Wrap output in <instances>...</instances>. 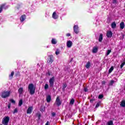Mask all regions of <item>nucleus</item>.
Listing matches in <instances>:
<instances>
[{
  "label": "nucleus",
  "mask_w": 125,
  "mask_h": 125,
  "mask_svg": "<svg viewBox=\"0 0 125 125\" xmlns=\"http://www.w3.org/2000/svg\"><path fill=\"white\" fill-rule=\"evenodd\" d=\"M28 89L29 90V93L31 95L35 94V91H36V88L34 86L33 83H30L28 85Z\"/></svg>",
  "instance_id": "nucleus-1"
},
{
  "label": "nucleus",
  "mask_w": 125,
  "mask_h": 125,
  "mask_svg": "<svg viewBox=\"0 0 125 125\" xmlns=\"http://www.w3.org/2000/svg\"><path fill=\"white\" fill-rule=\"evenodd\" d=\"M9 117L8 116H5L2 120V124L3 125H8V123L9 122Z\"/></svg>",
  "instance_id": "nucleus-2"
},
{
  "label": "nucleus",
  "mask_w": 125,
  "mask_h": 125,
  "mask_svg": "<svg viewBox=\"0 0 125 125\" xmlns=\"http://www.w3.org/2000/svg\"><path fill=\"white\" fill-rule=\"evenodd\" d=\"M54 82H55V77L54 76L50 78L49 80L50 87H53V86L54 85Z\"/></svg>",
  "instance_id": "nucleus-3"
},
{
  "label": "nucleus",
  "mask_w": 125,
  "mask_h": 125,
  "mask_svg": "<svg viewBox=\"0 0 125 125\" xmlns=\"http://www.w3.org/2000/svg\"><path fill=\"white\" fill-rule=\"evenodd\" d=\"M10 95V91H4L2 93L1 97L2 98H6Z\"/></svg>",
  "instance_id": "nucleus-4"
},
{
  "label": "nucleus",
  "mask_w": 125,
  "mask_h": 125,
  "mask_svg": "<svg viewBox=\"0 0 125 125\" xmlns=\"http://www.w3.org/2000/svg\"><path fill=\"white\" fill-rule=\"evenodd\" d=\"M73 45V42L71 41H68L66 42V46L68 48H71Z\"/></svg>",
  "instance_id": "nucleus-5"
},
{
  "label": "nucleus",
  "mask_w": 125,
  "mask_h": 125,
  "mask_svg": "<svg viewBox=\"0 0 125 125\" xmlns=\"http://www.w3.org/2000/svg\"><path fill=\"white\" fill-rule=\"evenodd\" d=\"M53 58V55H50L48 56V59L47 61V63H50V64H51L52 62H53V60L52 59Z\"/></svg>",
  "instance_id": "nucleus-6"
},
{
  "label": "nucleus",
  "mask_w": 125,
  "mask_h": 125,
  "mask_svg": "<svg viewBox=\"0 0 125 125\" xmlns=\"http://www.w3.org/2000/svg\"><path fill=\"white\" fill-rule=\"evenodd\" d=\"M73 29L75 34H79V26L78 25H75L73 27Z\"/></svg>",
  "instance_id": "nucleus-7"
},
{
  "label": "nucleus",
  "mask_w": 125,
  "mask_h": 125,
  "mask_svg": "<svg viewBox=\"0 0 125 125\" xmlns=\"http://www.w3.org/2000/svg\"><path fill=\"white\" fill-rule=\"evenodd\" d=\"M56 105H57V106H60V105H61V104H62L61 101H60V99H59V97H58L56 98Z\"/></svg>",
  "instance_id": "nucleus-8"
},
{
  "label": "nucleus",
  "mask_w": 125,
  "mask_h": 125,
  "mask_svg": "<svg viewBox=\"0 0 125 125\" xmlns=\"http://www.w3.org/2000/svg\"><path fill=\"white\" fill-rule=\"evenodd\" d=\"M8 8L7 6H5V4H3L0 6V13H1V11H2V8H4V9H6Z\"/></svg>",
  "instance_id": "nucleus-9"
},
{
  "label": "nucleus",
  "mask_w": 125,
  "mask_h": 125,
  "mask_svg": "<svg viewBox=\"0 0 125 125\" xmlns=\"http://www.w3.org/2000/svg\"><path fill=\"white\" fill-rule=\"evenodd\" d=\"M8 8L7 6H5V4H3L0 6V13H1V11H2V8H4V9H6Z\"/></svg>",
  "instance_id": "nucleus-10"
},
{
  "label": "nucleus",
  "mask_w": 125,
  "mask_h": 125,
  "mask_svg": "<svg viewBox=\"0 0 125 125\" xmlns=\"http://www.w3.org/2000/svg\"><path fill=\"white\" fill-rule=\"evenodd\" d=\"M32 112H33V106H29L27 110L26 113L27 114H31Z\"/></svg>",
  "instance_id": "nucleus-11"
},
{
  "label": "nucleus",
  "mask_w": 125,
  "mask_h": 125,
  "mask_svg": "<svg viewBox=\"0 0 125 125\" xmlns=\"http://www.w3.org/2000/svg\"><path fill=\"white\" fill-rule=\"evenodd\" d=\"M98 51V47L97 46H94L92 49V53H97Z\"/></svg>",
  "instance_id": "nucleus-12"
},
{
  "label": "nucleus",
  "mask_w": 125,
  "mask_h": 125,
  "mask_svg": "<svg viewBox=\"0 0 125 125\" xmlns=\"http://www.w3.org/2000/svg\"><path fill=\"white\" fill-rule=\"evenodd\" d=\"M112 35H113V34L112 33V31H108L107 32L106 36L107 38H111Z\"/></svg>",
  "instance_id": "nucleus-13"
},
{
  "label": "nucleus",
  "mask_w": 125,
  "mask_h": 125,
  "mask_svg": "<svg viewBox=\"0 0 125 125\" xmlns=\"http://www.w3.org/2000/svg\"><path fill=\"white\" fill-rule=\"evenodd\" d=\"M52 18H53L54 19H57L58 18V15H57L56 14V12H54L53 13Z\"/></svg>",
  "instance_id": "nucleus-14"
},
{
  "label": "nucleus",
  "mask_w": 125,
  "mask_h": 125,
  "mask_svg": "<svg viewBox=\"0 0 125 125\" xmlns=\"http://www.w3.org/2000/svg\"><path fill=\"white\" fill-rule=\"evenodd\" d=\"M25 19H26V16L25 15H23L21 17L20 20L21 22L24 21Z\"/></svg>",
  "instance_id": "nucleus-15"
},
{
  "label": "nucleus",
  "mask_w": 125,
  "mask_h": 125,
  "mask_svg": "<svg viewBox=\"0 0 125 125\" xmlns=\"http://www.w3.org/2000/svg\"><path fill=\"white\" fill-rule=\"evenodd\" d=\"M51 100V97L50 96V95H48L46 97V101L48 103H49V102H50Z\"/></svg>",
  "instance_id": "nucleus-16"
},
{
  "label": "nucleus",
  "mask_w": 125,
  "mask_h": 125,
  "mask_svg": "<svg viewBox=\"0 0 125 125\" xmlns=\"http://www.w3.org/2000/svg\"><path fill=\"white\" fill-rule=\"evenodd\" d=\"M103 40V35L102 34H100L99 38V42H101Z\"/></svg>",
  "instance_id": "nucleus-17"
},
{
  "label": "nucleus",
  "mask_w": 125,
  "mask_h": 125,
  "mask_svg": "<svg viewBox=\"0 0 125 125\" xmlns=\"http://www.w3.org/2000/svg\"><path fill=\"white\" fill-rule=\"evenodd\" d=\"M24 90H23V87H20L18 90V92L20 94H22L23 93V91Z\"/></svg>",
  "instance_id": "nucleus-18"
},
{
  "label": "nucleus",
  "mask_w": 125,
  "mask_h": 125,
  "mask_svg": "<svg viewBox=\"0 0 125 125\" xmlns=\"http://www.w3.org/2000/svg\"><path fill=\"white\" fill-rule=\"evenodd\" d=\"M51 43L52 44H56L57 43V41L55 39H52L51 40Z\"/></svg>",
  "instance_id": "nucleus-19"
},
{
  "label": "nucleus",
  "mask_w": 125,
  "mask_h": 125,
  "mask_svg": "<svg viewBox=\"0 0 125 125\" xmlns=\"http://www.w3.org/2000/svg\"><path fill=\"white\" fill-rule=\"evenodd\" d=\"M125 28V22H122L120 23V29H122L123 30Z\"/></svg>",
  "instance_id": "nucleus-20"
},
{
  "label": "nucleus",
  "mask_w": 125,
  "mask_h": 125,
  "mask_svg": "<svg viewBox=\"0 0 125 125\" xmlns=\"http://www.w3.org/2000/svg\"><path fill=\"white\" fill-rule=\"evenodd\" d=\"M117 26V24H116L115 22H113L111 24V28L112 29H115L116 28V26Z\"/></svg>",
  "instance_id": "nucleus-21"
},
{
  "label": "nucleus",
  "mask_w": 125,
  "mask_h": 125,
  "mask_svg": "<svg viewBox=\"0 0 125 125\" xmlns=\"http://www.w3.org/2000/svg\"><path fill=\"white\" fill-rule=\"evenodd\" d=\"M120 105L121 107H125V100H123Z\"/></svg>",
  "instance_id": "nucleus-22"
},
{
  "label": "nucleus",
  "mask_w": 125,
  "mask_h": 125,
  "mask_svg": "<svg viewBox=\"0 0 125 125\" xmlns=\"http://www.w3.org/2000/svg\"><path fill=\"white\" fill-rule=\"evenodd\" d=\"M74 103H75V100L74 99H72L69 103L70 105H74Z\"/></svg>",
  "instance_id": "nucleus-23"
},
{
  "label": "nucleus",
  "mask_w": 125,
  "mask_h": 125,
  "mask_svg": "<svg viewBox=\"0 0 125 125\" xmlns=\"http://www.w3.org/2000/svg\"><path fill=\"white\" fill-rule=\"evenodd\" d=\"M85 67L86 69H88L90 67V62H87L86 64Z\"/></svg>",
  "instance_id": "nucleus-24"
},
{
  "label": "nucleus",
  "mask_w": 125,
  "mask_h": 125,
  "mask_svg": "<svg viewBox=\"0 0 125 125\" xmlns=\"http://www.w3.org/2000/svg\"><path fill=\"white\" fill-rule=\"evenodd\" d=\"M113 70H114V66H111L110 68L109 69L108 72L109 73V74H111V73H112V72H113Z\"/></svg>",
  "instance_id": "nucleus-25"
},
{
  "label": "nucleus",
  "mask_w": 125,
  "mask_h": 125,
  "mask_svg": "<svg viewBox=\"0 0 125 125\" xmlns=\"http://www.w3.org/2000/svg\"><path fill=\"white\" fill-rule=\"evenodd\" d=\"M60 50L59 49H57L55 52V54L56 55H59V54H60Z\"/></svg>",
  "instance_id": "nucleus-26"
},
{
  "label": "nucleus",
  "mask_w": 125,
  "mask_h": 125,
  "mask_svg": "<svg viewBox=\"0 0 125 125\" xmlns=\"http://www.w3.org/2000/svg\"><path fill=\"white\" fill-rule=\"evenodd\" d=\"M106 125H114V123H113V121L112 120H110L107 122Z\"/></svg>",
  "instance_id": "nucleus-27"
},
{
  "label": "nucleus",
  "mask_w": 125,
  "mask_h": 125,
  "mask_svg": "<svg viewBox=\"0 0 125 125\" xmlns=\"http://www.w3.org/2000/svg\"><path fill=\"white\" fill-rule=\"evenodd\" d=\"M14 75V71H12L11 73V74L9 75V77L11 79V80L13 78V76Z\"/></svg>",
  "instance_id": "nucleus-28"
},
{
  "label": "nucleus",
  "mask_w": 125,
  "mask_h": 125,
  "mask_svg": "<svg viewBox=\"0 0 125 125\" xmlns=\"http://www.w3.org/2000/svg\"><path fill=\"white\" fill-rule=\"evenodd\" d=\"M48 87H49L48 84L47 83L45 84V85L44 87L45 90H47V89H48Z\"/></svg>",
  "instance_id": "nucleus-29"
},
{
  "label": "nucleus",
  "mask_w": 125,
  "mask_h": 125,
  "mask_svg": "<svg viewBox=\"0 0 125 125\" xmlns=\"http://www.w3.org/2000/svg\"><path fill=\"white\" fill-rule=\"evenodd\" d=\"M36 116L38 117V119L41 120V117H42V115H41V113H37L36 114Z\"/></svg>",
  "instance_id": "nucleus-30"
},
{
  "label": "nucleus",
  "mask_w": 125,
  "mask_h": 125,
  "mask_svg": "<svg viewBox=\"0 0 125 125\" xmlns=\"http://www.w3.org/2000/svg\"><path fill=\"white\" fill-rule=\"evenodd\" d=\"M22 104H23V101L22 100H21L19 103V106H22Z\"/></svg>",
  "instance_id": "nucleus-31"
},
{
  "label": "nucleus",
  "mask_w": 125,
  "mask_h": 125,
  "mask_svg": "<svg viewBox=\"0 0 125 125\" xmlns=\"http://www.w3.org/2000/svg\"><path fill=\"white\" fill-rule=\"evenodd\" d=\"M115 83V81L111 80L109 83V85H112V84H114V83Z\"/></svg>",
  "instance_id": "nucleus-32"
},
{
  "label": "nucleus",
  "mask_w": 125,
  "mask_h": 125,
  "mask_svg": "<svg viewBox=\"0 0 125 125\" xmlns=\"http://www.w3.org/2000/svg\"><path fill=\"white\" fill-rule=\"evenodd\" d=\"M111 52L112 51L111 50H108L107 52L106 53V56H108V55H109Z\"/></svg>",
  "instance_id": "nucleus-33"
},
{
  "label": "nucleus",
  "mask_w": 125,
  "mask_h": 125,
  "mask_svg": "<svg viewBox=\"0 0 125 125\" xmlns=\"http://www.w3.org/2000/svg\"><path fill=\"white\" fill-rule=\"evenodd\" d=\"M112 0V3H114V4H117L118 3V1H117V0Z\"/></svg>",
  "instance_id": "nucleus-34"
},
{
  "label": "nucleus",
  "mask_w": 125,
  "mask_h": 125,
  "mask_svg": "<svg viewBox=\"0 0 125 125\" xmlns=\"http://www.w3.org/2000/svg\"><path fill=\"white\" fill-rule=\"evenodd\" d=\"M104 97V96H103V95H99L98 98L99 99H102V98H103Z\"/></svg>",
  "instance_id": "nucleus-35"
},
{
  "label": "nucleus",
  "mask_w": 125,
  "mask_h": 125,
  "mask_svg": "<svg viewBox=\"0 0 125 125\" xmlns=\"http://www.w3.org/2000/svg\"><path fill=\"white\" fill-rule=\"evenodd\" d=\"M125 62H123L121 65H120V68L121 69H122L123 68V67H124V66H125Z\"/></svg>",
  "instance_id": "nucleus-36"
},
{
  "label": "nucleus",
  "mask_w": 125,
  "mask_h": 125,
  "mask_svg": "<svg viewBox=\"0 0 125 125\" xmlns=\"http://www.w3.org/2000/svg\"><path fill=\"white\" fill-rule=\"evenodd\" d=\"M99 106H100V103H98L96 105L95 108H98Z\"/></svg>",
  "instance_id": "nucleus-37"
},
{
  "label": "nucleus",
  "mask_w": 125,
  "mask_h": 125,
  "mask_svg": "<svg viewBox=\"0 0 125 125\" xmlns=\"http://www.w3.org/2000/svg\"><path fill=\"white\" fill-rule=\"evenodd\" d=\"M10 102L11 103H13V104H15V101H14L13 99H11Z\"/></svg>",
  "instance_id": "nucleus-38"
},
{
  "label": "nucleus",
  "mask_w": 125,
  "mask_h": 125,
  "mask_svg": "<svg viewBox=\"0 0 125 125\" xmlns=\"http://www.w3.org/2000/svg\"><path fill=\"white\" fill-rule=\"evenodd\" d=\"M18 112V110L17 109V108H16L14 109V111L13 112V114H15V113H17Z\"/></svg>",
  "instance_id": "nucleus-39"
},
{
  "label": "nucleus",
  "mask_w": 125,
  "mask_h": 125,
  "mask_svg": "<svg viewBox=\"0 0 125 125\" xmlns=\"http://www.w3.org/2000/svg\"><path fill=\"white\" fill-rule=\"evenodd\" d=\"M66 87H67V84H64L62 89H65V88H66Z\"/></svg>",
  "instance_id": "nucleus-40"
},
{
  "label": "nucleus",
  "mask_w": 125,
  "mask_h": 125,
  "mask_svg": "<svg viewBox=\"0 0 125 125\" xmlns=\"http://www.w3.org/2000/svg\"><path fill=\"white\" fill-rule=\"evenodd\" d=\"M56 115V114H55V112H53L52 113V117H55V115Z\"/></svg>",
  "instance_id": "nucleus-41"
},
{
  "label": "nucleus",
  "mask_w": 125,
  "mask_h": 125,
  "mask_svg": "<svg viewBox=\"0 0 125 125\" xmlns=\"http://www.w3.org/2000/svg\"><path fill=\"white\" fill-rule=\"evenodd\" d=\"M70 36H71V34L70 33H67L66 34V37H70Z\"/></svg>",
  "instance_id": "nucleus-42"
},
{
  "label": "nucleus",
  "mask_w": 125,
  "mask_h": 125,
  "mask_svg": "<svg viewBox=\"0 0 125 125\" xmlns=\"http://www.w3.org/2000/svg\"><path fill=\"white\" fill-rule=\"evenodd\" d=\"M84 91H85V92H86L87 91V89L86 88H84Z\"/></svg>",
  "instance_id": "nucleus-43"
},
{
  "label": "nucleus",
  "mask_w": 125,
  "mask_h": 125,
  "mask_svg": "<svg viewBox=\"0 0 125 125\" xmlns=\"http://www.w3.org/2000/svg\"><path fill=\"white\" fill-rule=\"evenodd\" d=\"M105 83H106V82L105 81H103L102 82V84H105Z\"/></svg>",
  "instance_id": "nucleus-44"
},
{
  "label": "nucleus",
  "mask_w": 125,
  "mask_h": 125,
  "mask_svg": "<svg viewBox=\"0 0 125 125\" xmlns=\"http://www.w3.org/2000/svg\"><path fill=\"white\" fill-rule=\"evenodd\" d=\"M10 106H11L10 104H9L8 105V109H10Z\"/></svg>",
  "instance_id": "nucleus-45"
},
{
  "label": "nucleus",
  "mask_w": 125,
  "mask_h": 125,
  "mask_svg": "<svg viewBox=\"0 0 125 125\" xmlns=\"http://www.w3.org/2000/svg\"><path fill=\"white\" fill-rule=\"evenodd\" d=\"M45 125H48V121L47 122Z\"/></svg>",
  "instance_id": "nucleus-46"
},
{
  "label": "nucleus",
  "mask_w": 125,
  "mask_h": 125,
  "mask_svg": "<svg viewBox=\"0 0 125 125\" xmlns=\"http://www.w3.org/2000/svg\"><path fill=\"white\" fill-rule=\"evenodd\" d=\"M48 74L49 76H50V73L49 72H48Z\"/></svg>",
  "instance_id": "nucleus-47"
}]
</instances>
